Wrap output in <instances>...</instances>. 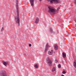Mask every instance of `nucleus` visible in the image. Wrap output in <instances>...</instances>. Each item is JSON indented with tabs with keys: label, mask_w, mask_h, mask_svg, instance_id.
<instances>
[{
	"label": "nucleus",
	"mask_w": 76,
	"mask_h": 76,
	"mask_svg": "<svg viewBox=\"0 0 76 76\" xmlns=\"http://www.w3.org/2000/svg\"><path fill=\"white\" fill-rule=\"evenodd\" d=\"M49 10H48V13H52L53 15L56 14V10L55 9L51 8V7L49 6L48 7Z\"/></svg>",
	"instance_id": "obj_1"
},
{
	"label": "nucleus",
	"mask_w": 76,
	"mask_h": 76,
	"mask_svg": "<svg viewBox=\"0 0 76 76\" xmlns=\"http://www.w3.org/2000/svg\"><path fill=\"white\" fill-rule=\"evenodd\" d=\"M46 61L47 64L49 65V66H52V61L49 58H48L46 60Z\"/></svg>",
	"instance_id": "obj_2"
},
{
	"label": "nucleus",
	"mask_w": 76,
	"mask_h": 76,
	"mask_svg": "<svg viewBox=\"0 0 76 76\" xmlns=\"http://www.w3.org/2000/svg\"><path fill=\"white\" fill-rule=\"evenodd\" d=\"M15 19L16 20V22L18 25V26H19V21H20V19H19V13L17 14V17H16Z\"/></svg>",
	"instance_id": "obj_3"
},
{
	"label": "nucleus",
	"mask_w": 76,
	"mask_h": 76,
	"mask_svg": "<svg viewBox=\"0 0 76 76\" xmlns=\"http://www.w3.org/2000/svg\"><path fill=\"white\" fill-rule=\"evenodd\" d=\"M0 76H7V74L6 71H1L0 72Z\"/></svg>",
	"instance_id": "obj_4"
},
{
	"label": "nucleus",
	"mask_w": 76,
	"mask_h": 76,
	"mask_svg": "<svg viewBox=\"0 0 76 76\" xmlns=\"http://www.w3.org/2000/svg\"><path fill=\"white\" fill-rule=\"evenodd\" d=\"M50 3L52 4L53 3V2L55 3H61V1H60L59 0H49Z\"/></svg>",
	"instance_id": "obj_5"
},
{
	"label": "nucleus",
	"mask_w": 76,
	"mask_h": 76,
	"mask_svg": "<svg viewBox=\"0 0 76 76\" xmlns=\"http://www.w3.org/2000/svg\"><path fill=\"white\" fill-rule=\"evenodd\" d=\"M16 9H17V12L18 13H19V7H18V5H19V2H18V0H16Z\"/></svg>",
	"instance_id": "obj_6"
},
{
	"label": "nucleus",
	"mask_w": 76,
	"mask_h": 76,
	"mask_svg": "<svg viewBox=\"0 0 76 76\" xmlns=\"http://www.w3.org/2000/svg\"><path fill=\"white\" fill-rule=\"evenodd\" d=\"M48 47H50V46L48 45V43H47L46 46V48L45 50V53H46L47 51H48Z\"/></svg>",
	"instance_id": "obj_7"
},
{
	"label": "nucleus",
	"mask_w": 76,
	"mask_h": 76,
	"mask_svg": "<svg viewBox=\"0 0 76 76\" xmlns=\"http://www.w3.org/2000/svg\"><path fill=\"white\" fill-rule=\"evenodd\" d=\"M30 2L31 3V5L32 7L34 6V0H30Z\"/></svg>",
	"instance_id": "obj_8"
},
{
	"label": "nucleus",
	"mask_w": 76,
	"mask_h": 76,
	"mask_svg": "<svg viewBox=\"0 0 76 76\" xmlns=\"http://www.w3.org/2000/svg\"><path fill=\"white\" fill-rule=\"evenodd\" d=\"M62 56L64 58H66V54L65 53L63 52L62 53Z\"/></svg>",
	"instance_id": "obj_9"
},
{
	"label": "nucleus",
	"mask_w": 76,
	"mask_h": 76,
	"mask_svg": "<svg viewBox=\"0 0 76 76\" xmlns=\"http://www.w3.org/2000/svg\"><path fill=\"white\" fill-rule=\"evenodd\" d=\"M50 31L51 33H54V32L53 30V28H50Z\"/></svg>",
	"instance_id": "obj_10"
},
{
	"label": "nucleus",
	"mask_w": 76,
	"mask_h": 76,
	"mask_svg": "<svg viewBox=\"0 0 76 76\" xmlns=\"http://www.w3.org/2000/svg\"><path fill=\"white\" fill-rule=\"evenodd\" d=\"M54 48L55 50H57V49L58 48V46L57 45H55L54 46Z\"/></svg>",
	"instance_id": "obj_11"
},
{
	"label": "nucleus",
	"mask_w": 76,
	"mask_h": 76,
	"mask_svg": "<svg viewBox=\"0 0 76 76\" xmlns=\"http://www.w3.org/2000/svg\"><path fill=\"white\" fill-rule=\"evenodd\" d=\"M39 22V18H37L35 21V23H38V22Z\"/></svg>",
	"instance_id": "obj_12"
},
{
	"label": "nucleus",
	"mask_w": 76,
	"mask_h": 76,
	"mask_svg": "<svg viewBox=\"0 0 76 76\" xmlns=\"http://www.w3.org/2000/svg\"><path fill=\"white\" fill-rule=\"evenodd\" d=\"M73 66L75 68H76V60L74 62Z\"/></svg>",
	"instance_id": "obj_13"
},
{
	"label": "nucleus",
	"mask_w": 76,
	"mask_h": 76,
	"mask_svg": "<svg viewBox=\"0 0 76 76\" xmlns=\"http://www.w3.org/2000/svg\"><path fill=\"white\" fill-rule=\"evenodd\" d=\"M48 53L49 55H52L53 54V52L50 51H49Z\"/></svg>",
	"instance_id": "obj_14"
},
{
	"label": "nucleus",
	"mask_w": 76,
	"mask_h": 76,
	"mask_svg": "<svg viewBox=\"0 0 76 76\" xmlns=\"http://www.w3.org/2000/svg\"><path fill=\"white\" fill-rule=\"evenodd\" d=\"M3 64L5 66H6V65L8 64L7 63V62H3Z\"/></svg>",
	"instance_id": "obj_15"
},
{
	"label": "nucleus",
	"mask_w": 76,
	"mask_h": 76,
	"mask_svg": "<svg viewBox=\"0 0 76 76\" xmlns=\"http://www.w3.org/2000/svg\"><path fill=\"white\" fill-rule=\"evenodd\" d=\"M34 67L35 68H36V69H38V66L37 64L34 65Z\"/></svg>",
	"instance_id": "obj_16"
},
{
	"label": "nucleus",
	"mask_w": 76,
	"mask_h": 76,
	"mask_svg": "<svg viewBox=\"0 0 76 76\" xmlns=\"http://www.w3.org/2000/svg\"><path fill=\"white\" fill-rule=\"evenodd\" d=\"M56 68L55 67H53V69L52 70V72H54V71H55V70H56Z\"/></svg>",
	"instance_id": "obj_17"
},
{
	"label": "nucleus",
	"mask_w": 76,
	"mask_h": 76,
	"mask_svg": "<svg viewBox=\"0 0 76 76\" xmlns=\"http://www.w3.org/2000/svg\"><path fill=\"white\" fill-rule=\"evenodd\" d=\"M66 73V72L65 71H63L62 72L63 74H65Z\"/></svg>",
	"instance_id": "obj_18"
},
{
	"label": "nucleus",
	"mask_w": 76,
	"mask_h": 76,
	"mask_svg": "<svg viewBox=\"0 0 76 76\" xmlns=\"http://www.w3.org/2000/svg\"><path fill=\"white\" fill-rule=\"evenodd\" d=\"M58 68H61V65L60 64H59L58 65Z\"/></svg>",
	"instance_id": "obj_19"
},
{
	"label": "nucleus",
	"mask_w": 76,
	"mask_h": 76,
	"mask_svg": "<svg viewBox=\"0 0 76 76\" xmlns=\"http://www.w3.org/2000/svg\"><path fill=\"white\" fill-rule=\"evenodd\" d=\"M55 62L56 63H57V62H58V60H56L55 61Z\"/></svg>",
	"instance_id": "obj_20"
},
{
	"label": "nucleus",
	"mask_w": 76,
	"mask_h": 76,
	"mask_svg": "<svg viewBox=\"0 0 76 76\" xmlns=\"http://www.w3.org/2000/svg\"><path fill=\"white\" fill-rule=\"evenodd\" d=\"M29 47H31L32 46V45L31 44H29Z\"/></svg>",
	"instance_id": "obj_21"
},
{
	"label": "nucleus",
	"mask_w": 76,
	"mask_h": 76,
	"mask_svg": "<svg viewBox=\"0 0 76 76\" xmlns=\"http://www.w3.org/2000/svg\"><path fill=\"white\" fill-rule=\"evenodd\" d=\"M75 1V4H76V0H74Z\"/></svg>",
	"instance_id": "obj_22"
},
{
	"label": "nucleus",
	"mask_w": 76,
	"mask_h": 76,
	"mask_svg": "<svg viewBox=\"0 0 76 76\" xmlns=\"http://www.w3.org/2000/svg\"><path fill=\"white\" fill-rule=\"evenodd\" d=\"M60 9V7H58L57 8V10H59V9Z\"/></svg>",
	"instance_id": "obj_23"
},
{
	"label": "nucleus",
	"mask_w": 76,
	"mask_h": 76,
	"mask_svg": "<svg viewBox=\"0 0 76 76\" xmlns=\"http://www.w3.org/2000/svg\"><path fill=\"white\" fill-rule=\"evenodd\" d=\"M2 29H3V30H4V27H3L2 28Z\"/></svg>",
	"instance_id": "obj_24"
},
{
	"label": "nucleus",
	"mask_w": 76,
	"mask_h": 76,
	"mask_svg": "<svg viewBox=\"0 0 76 76\" xmlns=\"http://www.w3.org/2000/svg\"><path fill=\"white\" fill-rule=\"evenodd\" d=\"M3 30H3V29H1V32H3Z\"/></svg>",
	"instance_id": "obj_25"
},
{
	"label": "nucleus",
	"mask_w": 76,
	"mask_h": 76,
	"mask_svg": "<svg viewBox=\"0 0 76 76\" xmlns=\"http://www.w3.org/2000/svg\"><path fill=\"white\" fill-rule=\"evenodd\" d=\"M75 22H76V18H75Z\"/></svg>",
	"instance_id": "obj_26"
},
{
	"label": "nucleus",
	"mask_w": 76,
	"mask_h": 76,
	"mask_svg": "<svg viewBox=\"0 0 76 76\" xmlns=\"http://www.w3.org/2000/svg\"><path fill=\"white\" fill-rule=\"evenodd\" d=\"M53 50H51V52H53Z\"/></svg>",
	"instance_id": "obj_27"
},
{
	"label": "nucleus",
	"mask_w": 76,
	"mask_h": 76,
	"mask_svg": "<svg viewBox=\"0 0 76 76\" xmlns=\"http://www.w3.org/2000/svg\"><path fill=\"white\" fill-rule=\"evenodd\" d=\"M61 76H64V75H62Z\"/></svg>",
	"instance_id": "obj_28"
},
{
	"label": "nucleus",
	"mask_w": 76,
	"mask_h": 76,
	"mask_svg": "<svg viewBox=\"0 0 76 76\" xmlns=\"http://www.w3.org/2000/svg\"><path fill=\"white\" fill-rule=\"evenodd\" d=\"M39 1H42V0H39Z\"/></svg>",
	"instance_id": "obj_29"
}]
</instances>
